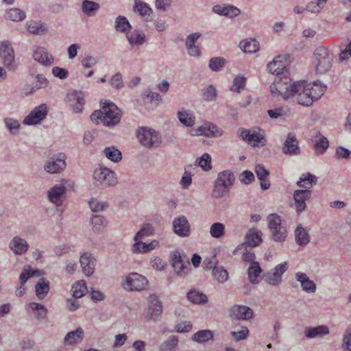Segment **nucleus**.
Masks as SVG:
<instances>
[{
	"instance_id": "f257e3e1",
	"label": "nucleus",
	"mask_w": 351,
	"mask_h": 351,
	"mask_svg": "<svg viewBox=\"0 0 351 351\" xmlns=\"http://www.w3.org/2000/svg\"><path fill=\"white\" fill-rule=\"evenodd\" d=\"M267 70L275 75L273 84L270 86V92L273 96H278L286 86L291 82L289 71L280 60V56L276 57L267 64Z\"/></svg>"
},
{
	"instance_id": "f03ea898",
	"label": "nucleus",
	"mask_w": 351,
	"mask_h": 351,
	"mask_svg": "<svg viewBox=\"0 0 351 351\" xmlns=\"http://www.w3.org/2000/svg\"><path fill=\"white\" fill-rule=\"evenodd\" d=\"M100 106L101 110H95L90 116L93 123L96 124L101 123L104 125L110 127L120 122V110L114 104L107 100H101Z\"/></svg>"
},
{
	"instance_id": "7ed1b4c3",
	"label": "nucleus",
	"mask_w": 351,
	"mask_h": 351,
	"mask_svg": "<svg viewBox=\"0 0 351 351\" xmlns=\"http://www.w3.org/2000/svg\"><path fill=\"white\" fill-rule=\"evenodd\" d=\"M308 90L305 87L304 82H296L293 84L290 82L279 95H281L285 99H288L298 94V103L304 106H310L313 101Z\"/></svg>"
},
{
	"instance_id": "20e7f679",
	"label": "nucleus",
	"mask_w": 351,
	"mask_h": 351,
	"mask_svg": "<svg viewBox=\"0 0 351 351\" xmlns=\"http://www.w3.org/2000/svg\"><path fill=\"white\" fill-rule=\"evenodd\" d=\"M333 54L326 47H319L313 53V63L317 73L324 74L332 67Z\"/></svg>"
},
{
	"instance_id": "39448f33",
	"label": "nucleus",
	"mask_w": 351,
	"mask_h": 351,
	"mask_svg": "<svg viewBox=\"0 0 351 351\" xmlns=\"http://www.w3.org/2000/svg\"><path fill=\"white\" fill-rule=\"evenodd\" d=\"M137 138L141 145L147 148H157L162 143L160 133L148 127H141L137 130Z\"/></svg>"
},
{
	"instance_id": "423d86ee",
	"label": "nucleus",
	"mask_w": 351,
	"mask_h": 351,
	"mask_svg": "<svg viewBox=\"0 0 351 351\" xmlns=\"http://www.w3.org/2000/svg\"><path fill=\"white\" fill-rule=\"evenodd\" d=\"M0 59L2 64L10 71H15L18 68L15 53L12 43L9 40L0 43Z\"/></svg>"
},
{
	"instance_id": "0eeeda50",
	"label": "nucleus",
	"mask_w": 351,
	"mask_h": 351,
	"mask_svg": "<svg viewBox=\"0 0 351 351\" xmlns=\"http://www.w3.org/2000/svg\"><path fill=\"white\" fill-rule=\"evenodd\" d=\"M93 179L95 184L101 188L115 186L117 184L115 173L107 167L96 169L93 173Z\"/></svg>"
},
{
	"instance_id": "6e6552de",
	"label": "nucleus",
	"mask_w": 351,
	"mask_h": 351,
	"mask_svg": "<svg viewBox=\"0 0 351 351\" xmlns=\"http://www.w3.org/2000/svg\"><path fill=\"white\" fill-rule=\"evenodd\" d=\"M147 285L148 280L145 276L134 272L126 276L122 286L126 291H142L146 288Z\"/></svg>"
},
{
	"instance_id": "1a4fd4ad",
	"label": "nucleus",
	"mask_w": 351,
	"mask_h": 351,
	"mask_svg": "<svg viewBox=\"0 0 351 351\" xmlns=\"http://www.w3.org/2000/svg\"><path fill=\"white\" fill-rule=\"evenodd\" d=\"M171 265L179 276H184L190 271V263L186 256H182L179 251H174L171 256Z\"/></svg>"
},
{
	"instance_id": "9d476101",
	"label": "nucleus",
	"mask_w": 351,
	"mask_h": 351,
	"mask_svg": "<svg viewBox=\"0 0 351 351\" xmlns=\"http://www.w3.org/2000/svg\"><path fill=\"white\" fill-rule=\"evenodd\" d=\"M66 155L58 153L49 158L44 166V169L49 173H59L66 168Z\"/></svg>"
},
{
	"instance_id": "9b49d317",
	"label": "nucleus",
	"mask_w": 351,
	"mask_h": 351,
	"mask_svg": "<svg viewBox=\"0 0 351 351\" xmlns=\"http://www.w3.org/2000/svg\"><path fill=\"white\" fill-rule=\"evenodd\" d=\"M223 134V130L221 128L209 122L191 131V134L193 136L200 135L208 138H218L221 136Z\"/></svg>"
},
{
	"instance_id": "f8f14e48",
	"label": "nucleus",
	"mask_w": 351,
	"mask_h": 351,
	"mask_svg": "<svg viewBox=\"0 0 351 351\" xmlns=\"http://www.w3.org/2000/svg\"><path fill=\"white\" fill-rule=\"evenodd\" d=\"M239 132H240L239 136L252 147H261L266 145L265 136L256 131L241 128Z\"/></svg>"
},
{
	"instance_id": "ddd939ff",
	"label": "nucleus",
	"mask_w": 351,
	"mask_h": 351,
	"mask_svg": "<svg viewBox=\"0 0 351 351\" xmlns=\"http://www.w3.org/2000/svg\"><path fill=\"white\" fill-rule=\"evenodd\" d=\"M287 269L288 263L287 261L276 265L272 270L264 275L265 282L272 286L278 285L282 281V274Z\"/></svg>"
},
{
	"instance_id": "4468645a",
	"label": "nucleus",
	"mask_w": 351,
	"mask_h": 351,
	"mask_svg": "<svg viewBox=\"0 0 351 351\" xmlns=\"http://www.w3.org/2000/svg\"><path fill=\"white\" fill-rule=\"evenodd\" d=\"M47 114V108L46 104H40L36 107L24 119L23 123L24 125H30L40 123L44 120Z\"/></svg>"
},
{
	"instance_id": "2eb2a0df",
	"label": "nucleus",
	"mask_w": 351,
	"mask_h": 351,
	"mask_svg": "<svg viewBox=\"0 0 351 351\" xmlns=\"http://www.w3.org/2000/svg\"><path fill=\"white\" fill-rule=\"evenodd\" d=\"M262 232L256 228H251L245 237V242L239 245L234 250V254L237 251L245 248L246 246L254 247L258 246L262 242Z\"/></svg>"
},
{
	"instance_id": "dca6fc26",
	"label": "nucleus",
	"mask_w": 351,
	"mask_h": 351,
	"mask_svg": "<svg viewBox=\"0 0 351 351\" xmlns=\"http://www.w3.org/2000/svg\"><path fill=\"white\" fill-rule=\"evenodd\" d=\"M284 154L289 156H298L300 154L299 141L293 133H289L285 141L282 149Z\"/></svg>"
},
{
	"instance_id": "f3484780",
	"label": "nucleus",
	"mask_w": 351,
	"mask_h": 351,
	"mask_svg": "<svg viewBox=\"0 0 351 351\" xmlns=\"http://www.w3.org/2000/svg\"><path fill=\"white\" fill-rule=\"evenodd\" d=\"M191 226L187 218L184 215L176 217L173 221V232L181 237H189Z\"/></svg>"
},
{
	"instance_id": "a211bd4d",
	"label": "nucleus",
	"mask_w": 351,
	"mask_h": 351,
	"mask_svg": "<svg viewBox=\"0 0 351 351\" xmlns=\"http://www.w3.org/2000/svg\"><path fill=\"white\" fill-rule=\"evenodd\" d=\"M66 98L74 112L80 113L82 111L84 105V95L82 92L70 90Z\"/></svg>"
},
{
	"instance_id": "6ab92c4d",
	"label": "nucleus",
	"mask_w": 351,
	"mask_h": 351,
	"mask_svg": "<svg viewBox=\"0 0 351 351\" xmlns=\"http://www.w3.org/2000/svg\"><path fill=\"white\" fill-rule=\"evenodd\" d=\"M66 192V189L63 184H57L47 191V198L51 202L60 206L62 204Z\"/></svg>"
},
{
	"instance_id": "aec40b11",
	"label": "nucleus",
	"mask_w": 351,
	"mask_h": 351,
	"mask_svg": "<svg viewBox=\"0 0 351 351\" xmlns=\"http://www.w3.org/2000/svg\"><path fill=\"white\" fill-rule=\"evenodd\" d=\"M312 195V191L308 189H298L293 193V199L298 214L301 213L306 208V201L308 200Z\"/></svg>"
},
{
	"instance_id": "412c9836",
	"label": "nucleus",
	"mask_w": 351,
	"mask_h": 351,
	"mask_svg": "<svg viewBox=\"0 0 351 351\" xmlns=\"http://www.w3.org/2000/svg\"><path fill=\"white\" fill-rule=\"evenodd\" d=\"M80 263L82 269V272L86 276H90L95 267V259L93 254L90 252H84L80 258Z\"/></svg>"
},
{
	"instance_id": "4be33fe9",
	"label": "nucleus",
	"mask_w": 351,
	"mask_h": 351,
	"mask_svg": "<svg viewBox=\"0 0 351 351\" xmlns=\"http://www.w3.org/2000/svg\"><path fill=\"white\" fill-rule=\"evenodd\" d=\"M151 306L148 308L147 319L156 321L162 313V306L158 297L155 295L150 296Z\"/></svg>"
},
{
	"instance_id": "5701e85b",
	"label": "nucleus",
	"mask_w": 351,
	"mask_h": 351,
	"mask_svg": "<svg viewBox=\"0 0 351 351\" xmlns=\"http://www.w3.org/2000/svg\"><path fill=\"white\" fill-rule=\"evenodd\" d=\"M213 11L219 15L233 18L238 16L241 11L239 8L227 4H217L213 7Z\"/></svg>"
},
{
	"instance_id": "b1692460",
	"label": "nucleus",
	"mask_w": 351,
	"mask_h": 351,
	"mask_svg": "<svg viewBox=\"0 0 351 351\" xmlns=\"http://www.w3.org/2000/svg\"><path fill=\"white\" fill-rule=\"evenodd\" d=\"M9 248L16 255H21L27 252L29 248L27 242L19 236L12 238L9 243Z\"/></svg>"
},
{
	"instance_id": "393cba45",
	"label": "nucleus",
	"mask_w": 351,
	"mask_h": 351,
	"mask_svg": "<svg viewBox=\"0 0 351 351\" xmlns=\"http://www.w3.org/2000/svg\"><path fill=\"white\" fill-rule=\"evenodd\" d=\"M34 60L44 66H50L53 62V57L43 47H36L33 53Z\"/></svg>"
},
{
	"instance_id": "a878e982",
	"label": "nucleus",
	"mask_w": 351,
	"mask_h": 351,
	"mask_svg": "<svg viewBox=\"0 0 351 351\" xmlns=\"http://www.w3.org/2000/svg\"><path fill=\"white\" fill-rule=\"evenodd\" d=\"M295 276L296 280L300 283L304 291L307 293H315L316 291L315 283L310 280L305 273L297 272Z\"/></svg>"
},
{
	"instance_id": "bb28decb",
	"label": "nucleus",
	"mask_w": 351,
	"mask_h": 351,
	"mask_svg": "<svg viewBox=\"0 0 351 351\" xmlns=\"http://www.w3.org/2000/svg\"><path fill=\"white\" fill-rule=\"evenodd\" d=\"M126 38L132 47H138L143 45L146 42L145 34L141 29L131 30L126 34Z\"/></svg>"
},
{
	"instance_id": "cd10ccee",
	"label": "nucleus",
	"mask_w": 351,
	"mask_h": 351,
	"mask_svg": "<svg viewBox=\"0 0 351 351\" xmlns=\"http://www.w3.org/2000/svg\"><path fill=\"white\" fill-rule=\"evenodd\" d=\"M231 313L236 319L243 320L250 319L254 315V312L250 308L241 305H234L232 308Z\"/></svg>"
},
{
	"instance_id": "c85d7f7f",
	"label": "nucleus",
	"mask_w": 351,
	"mask_h": 351,
	"mask_svg": "<svg viewBox=\"0 0 351 351\" xmlns=\"http://www.w3.org/2000/svg\"><path fill=\"white\" fill-rule=\"evenodd\" d=\"M84 337V330L79 327L75 330L69 332L64 337L63 343L65 346L78 344L82 341Z\"/></svg>"
},
{
	"instance_id": "c756f323",
	"label": "nucleus",
	"mask_w": 351,
	"mask_h": 351,
	"mask_svg": "<svg viewBox=\"0 0 351 351\" xmlns=\"http://www.w3.org/2000/svg\"><path fill=\"white\" fill-rule=\"evenodd\" d=\"M330 333L329 328L325 325L308 327L304 330L305 337L309 339L322 338Z\"/></svg>"
},
{
	"instance_id": "7c9ffc66",
	"label": "nucleus",
	"mask_w": 351,
	"mask_h": 351,
	"mask_svg": "<svg viewBox=\"0 0 351 351\" xmlns=\"http://www.w3.org/2000/svg\"><path fill=\"white\" fill-rule=\"evenodd\" d=\"M305 87L309 89L308 90L311 92V96L313 102L319 99L327 88V86L320 82H314L309 84L305 83Z\"/></svg>"
},
{
	"instance_id": "2f4dec72",
	"label": "nucleus",
	"mask_w": 351,
	"mask_h": 351,
	"mask_svg": "<svg viewBox=\"0 0 351 351\" xmlns=\"http://www.w3.org/2000/svg\"><path fill=\"white\" fill-rule=\"evenodd\" d=\"M133 10L135 12L144 17L146 21L152 20V10L145 2L140 0H135Z\"/></svg>"
},
{
	"instance_id": "473e14b6",
	"label": "nucleus",
	"mask_w": 351,
	"mask_h": 351,
	"mask_svg": "<svg viewBox=\"0 0 351 351\" xmlns=\"http://www.w3.org/2000/svg\"><path fill=\"white\" fill-rule=\"evenodd\" d=\"M27 31L34 35H43L48 32V27L41 21H28L26 23Z\"/></svg>"
},
{
	"instance_id": "72a5a7b5",
	"label": "nucleus",
	"mask_w": 351,
	"mask_h": 351,
	"mask_svg": "<svg viewBox=\"0 0 351 351\" xmlns=\"http://www.w3.org/2000/svg\"><path fill=\"white\" fill-rule=\"evenodd\" d=\"M255 173L257 178L261 181V187L263 190L268 189L270 186V183L267 179L269 172L262 165H256L255 167Z\"/></svg>"
},
{
	"instance_id": "f704fd0d",
	"label": "nucleus",
	"mask_w": 351,
	"mask_h": 351,
	"mask_svg": "<svg viewBox=\"0 0 351 351\" xmlns=\"http://www.w3.org/2000/svg\"><path fill=\"white\" fill-rule=\"evenodd\" d=\"M295 241L302 247L306 246L310 242V236L301 224H299L295 230Z\"/></svg>"
},
{
	"instance_id": "c9c22d12",
	"label": "nucleus",
	"mask_w": 351,
	"mask_h": 351,
	"mask_svg": "<svg viewBox=\"0 0 351 351\" xmlns=\"http://www.w3.org/2000/svg\"><path fill=\"white\" fill-rule=\"evenodd\" d=\"M329 142L326 137L317 132L314 136V147L317 154H323L328 148Z\"/></svg>"
},
{
	"instance_id": "e433bc0d",
	"label": "nucleus",
	"mask_w": 351,
	"mask_h": 351,
	"mask_svg": "<svg viewBox=\"0 0 351 351\" xmlns=\"http://www.w3.org/2000/svg\"><path fill=\"white\" fill-rule=\"evenodd\" d=\"M49 282L42 278L35 285L36 295L39 300H43L49 293Z\"/></svg>"
},
{
	"instance_id": "4c0bfd02",
	"label": "nucleus",
	"mask_w": 351,
	"mask_h": 351,
	"mask_svg": "<svg viewBox=\"0 0 351 351\" xmlns=\"http://www.w3.org/2000/svg\"><path fill=\"white\" fill-rule=\"evenodd\" d=\"M234 180L235 178L232 172L230 170H225L218 173L215 181L230 189L233 184Z\"/></svg>"
},
{
	"instance_id": "58836bf2",
	"label": "nucleus",
	"mask_w": 351,
	"mask_h": 351,
	"mask_svg": "<svg viewBox=\"0 0 351 351\" xmlns=\"http://www.w3.org/2000/svg\"><path fill=\"white\" fill-rule=\"evenodd\" d=\"M114 29L118 32L126 34L131 30L132 25L125 16L119 15L115 19Z\"/></svg>"
},
{
	"instance_id": "ea45409f",
	"label": "nucleus",
	"mask_w": 351,
	"mask_h": 351,
	"mask_svg": "<svg viewBox=\"0 0 351 351\" xmlns=\"http://www.w3.org/2000/svg\"><path fill=\"white\" fill-rule=\"evenodd\" d=\"M178 117L181 123L186 127H192L195 123V117L193 113L187 110H182L178 111Z\"/></svg>"
},
{
	"instance_id": "a19ab883",
	"label": "nucleus",
	"mask_w": 351,
	"mask_h": 351,
	"mask_svg": "<svg viewBox=\"0 0 351 351\" xmlns=\"http://www.w3.org/2000/svg\"><path fill=\"white\" fill-rule=\"evenodd\" d=\"M317 181V178L315 176L310 173H303L297 182V185L300 188L307 189L316 184Z\"/></svg>"
},
{
	"instance_id": "79ce46f5",
	"label": "nucleus",
	"mask_w": 351,
	"mask_h": 351,
	"mask_svg": "<svg viewBox=\"0 0 351 351\" xmlns=\"http://www.w3.org/2000/svg\"><path fill=\"white\" fill-rule=\"evenodd\" d=\"M239 47L245 53H255L259 49V43L256 40L250 38L241 41Z\"/></svg>"
},
{
	"instance_id": "37998d69",
	"label": "nucleus",
	"mask_w": 351,
	"mask_h": 351,
	"mask_svg": "<svg viewBox=\"0 0 351 351\" xmlns=\"http://www.w3.org/2000/svg\"><path fill=\"white\" fill-rule=\"evenodd\" d=\"M26 17L25 12L16 8H12L6 11L5 18L6 19L14 21L19 22L23 21Z\"/></svg>"
},
{
	"instance_id": "c03bdc74",
	"label": "nucleus",
	"mask_w": 351,
	"mask_h": 351,
	"mask_svg": "<svg viewBox=\"0 0 351 351\" xmlns=\"http://www.w3.org/2000/svg\"><path fill=\"white\" fill-rule=\"evenodd\" d=\"M262 272V269L258 263H253L247 269V276L251 283L256 285L259 282L258 277Z\"/></svg>"
},
{
	"instance_id": "a18cd8bd",
	"label": "nucleus",
	"mask_w": 351,
	"mask_h": 351,
	"mask_svg": "<svg viewBox=\"0 0 351 351\" xmlns=\"http://www.w3.org/2000/svg\"><path fill=\"white\" fill-rule=\"evenodd\" d=\"M71 291L75 298H82L88 291L86 282L83 280H78L72 285Z\"/></svg>"
},
{
	"instance_id": "49530a36",
	"label": "nucleus",
	"mask_w": 351,
	"mask_h": 351,
	"mask_svg": "<svg viewBox=\"0 0 351 351\" xmlns=\"http://www.w3.org/2000/svg\"><path fill=\"white\" fill-rule=\"evenodd\" d=\"M213 338V332L210 330H201L193 334L191 339L199 343H204Z\"/></svg>"
},
{
	"instance_id": "de8ad7c7",
	"label": "nucleus",
	"mask_w": 351,
	"mask_h": 351,
	"mask_svg": "<svg viewBox=\"0 0 351 351\" xmlns=\"http://www.w3.org/2000/svg\"><path fill=\"white\" fill-rule=\"evenodd\" d=\"M179 339L176 336L171 335L159 346L160 351H176Z\"/></svg>"
},
{
	"instance_id": "09e8293b",
	"label": "nucleus",
	"mask_w": 351,
	"mask_h": 351,
	"mask_svg": "<svg viewBox=\"0 0 351 351\" xmlns=\"http://www.w3.org/2000/svg\"><path fill=\"white\" fill-rule=\"evenodd\" d=\"M188 300L194 304H204L207 302V296L202 292L191 290L186 295Z\"/></svg>"
},
{
	"instance_id": "8fccbe9b",
	"label": "nucleus",
	"mask_w": 351,
	"mask_h": 351,
	"mask_svg": "<svg viewBox=\"0 0 351 351\" xmlns=\"http://www.w3.org/2000/svg\"><path fill=\"white\" fill-rule=\"evenodd\" d=\"M99 9V3L95 1L84 0L82 3L83 12L89 16H94Z\"/></svg>"
},
{
	"instance_id": "3c124183",
	"label": "nucleus",
	"mask_w": 351,
	"mask_h": 351,
	"mask_svg": "<svg viewBox=\"0 0 351 351\" xmlns=\"http://www.w3.org/2000/svg\"><path fill=\"white\" fill-rule=\"evenodd\" d=\"M104 153L108 159L114 162H119L122 158L121 152L113 146L106 147L104 150Z\"/></svg>"
},
{
	"instance_id": "603ef678",
	"label": "nucleus",
	"mask_w": 351,
	"mask_h": 351,
	"mask_svg": "<svg viewBox=\"0 0 351 351\" xmlns=\"http://www.w3.org/2000/svg\"><path fill=\"white\" fill-rule=\"evenodd\" d=\"M91 225L95 232H99L107 225V220L103 216L95 215L91 218Z\"/></svg>"
},
{
	"instance_id": "864d4df0",
	"label": "nucleus",
	"mask_w": 351,
	"mask_h": 351,
	"mask_svg": "<svg viewBox=\"0 0 351 351\" xmlns=\"http://www.w3.org/2000/svg\"><path fill=\"white\" fill-rule=\"evenodd\" d=\"M213 276L219 283H224L228 280V273L223 267H215L213 270Z\"/></svg>"
},
{
	"instance_id": "5fc2aeb1",
	"label": "nucleus",
	"mask_w": 351,
	"mask_h": 351,
	"mask_svg": "<svg viewBox=\"0 0 351 351\" xmlns=\"http://www.w3.org/2000/svg\"><path fill=\"white\" fill-rule=\"evenodd\" d=\"M210 236L215 239H219L225 234V226L222 223L215 222L210 227Z\"/></svg>"
},
{
	"instance_id": "6e6d98bb",
	"label": "nucleus",
	"mask_w": 351,
	"mask_h": 351,
	"mask_svg": "<svg viewBox=\"0 0 351 351\" xmlns=\"http://www.w3.org/2000/svg\"><path fill=\"white\" fill-rule=\"evenodd\" d=\"M36 84L31 88L29 92H27L26 95L33 94L37 90L40 88H44L48 86L49 82L45 77V76L43 74H38L36 76Z\"/></svg>"
},
{
	"instance_id": "4d7b16f0",
	"label": "nucleus",
	"mask_w": 351,
	"mask_h": 351,
	"mask_svg": "<svg viewBox=\"0 0 351 351\" xmlns=\"http://www.w3.org/2000/svg\"><path fill=\"white\" fill-rule=\"evenodd\" d=\"M271 238L276 242H282L287 237V231L285 227H278L270 230Z\"/></svg>"
},
{
	"instance_id": "13d9d810",
	"label": "nucleus",
	"mask_w": 351,
	"mask_h": 351,
	"mask_svg": "<svg viewBox=\"0 0 351 351\" xmlns=\"http://www.w3.org/2000/svg\"><path fill=\"white\" fill-rule=\"evenodd\" d=\"M230 189L215 181L212 191V196L215 198L220 199L227 195Z\"/></svg>"
},
{
	"instance_id": "bf43d9fd",
	"label": "nucleus",
	"mask_w": 351,
	"mask_h": 351,
	"mask_svg": "<svg viewBox=\"0 0 351 351\" xmlns=\"http://www.w3.org/2000/svg\"><path fill=\"white\" fill-rule=\"evenodd\" d=\"M226 60L222 57H214L209 61L208 66L213 71L217 72L226 65Z\"/></svg>"
},
{
	"instance_id": "052dcab7",
	"label": "nucleus",
	"mask_w": 351,
	"mask_h": 351,
	"mask_svg": "<svg viewBox=\"0 0 351 351\" xmlns=\"http://www.w3.org/2000/svg\"><path fill=\"white\" fill-rule=\"evenodd\" d=\"M247 79L244 76L238 75L233 80L230 90L233 92L240 93L246 84Z\"/></svg>"
},
{
	"instance_id": "680f3d73",
	"label": "nucleus",
	"mask_w": 351,
	"mask_h": 351,
	"mask_svg": "<svg viewBox=\"0 0 351 351\" xmlns=\"http://www.w3.org/2000/svg\"><path fill=\"white\" fill-rule=\"evenodd\" d=\"M203 98L205 101H213L217 98V90L213 85H209L202 89Z\"/></svg>"
},
{
	"instance_id": "e2e57ef3",
	"label": "nucleus",
	"mask_w": 351,
	"mask_h": 351,
	"mask_svg": "<svg viewBox=\"0 0 351 351\" xmlns=\"http://www.w3.org/2000/svg\"><path fill=\"white\" fill-rule=\"evenodd\" d=\"M196 164L199 166L204 171H209L211 169V157L210 156L205 153L201 157L196 160Z\"/></svg>"
},
{
	"instance_id": "0e129e2a",
	"label": "nucleus",
	"mask_w": 351,
	"mask_h": 351,
	"mask_svg": "<svg viewBox=\"0 0 351 351\" xmlns=\"http://www.w3.org/2000/svg\"><path fill=\"white\" fill-rule=\"evenodd\" d=\"M154 229L149 224H145L142 228L136 234L134 241L143 240L147 237L152 235Z\"/></svg>"
},
{
	"instance_id": "69168bd1",
	"label": "nucleus",
	"mask_w": 351,
	"mask_h": 351,
	"mask_svg": "<svg viewBox=\"0 0 351 351\" xmlns=\"http://www.w3.org/2000/svg\"><path fill=\"white\" fill-rule=\"evenodd\" d=\"M267 221L268 223V228L269 230H272L274 228H278V227H284L282 225L281 217L277 214H270L267 217Z\"/></svg>"
},
{
	"instance_id": "338daca9",
	"label": "nucleus",
	"mask_w": 351,
	"mask_h": 351,
	"mask_svg": "<svg viewBox=\"0 0 351 351\" xmlns=\"http://www.w3.org/2000/svg\"><path fill=\"white\" fill-rule=\"evenodd\" d=\"M4 122L10 133L11 134H16L20 128L19 121L12 118H5Z\"/></svg>"
},
{
	"instance_id": "774afa93",
	"label": "nucleus",
	"mask_w": 351,
	"mask_h": 351,
	"mask_svg": "<svg viewBox=\"0 0 351 351\" xmlns=\"http://www.w3.org/2000/svg\"><path fill=\"white\" fill-rule=\"evenodd\" d=\"M342 348L346 351H351V327L348 328L344 332Z\"/></svg>"
}]
</instances>
